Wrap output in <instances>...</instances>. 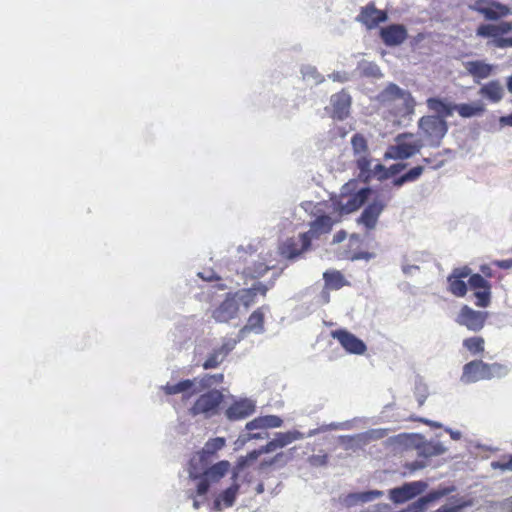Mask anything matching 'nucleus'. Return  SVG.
Wrapping results in <instances>:
<instances>
[{
    "label": "nucleus",
    "mask_w": 512,
    "mask_h": 512,
    "mask_svg": "<svg viewBox=\"0 0 512 512\" xmlns=\"http://www.w3.org/2000/svg\"><path fill=\"white\" fill-rule=\"evenodd\" d=\"M411 137H413L412 134H400L397 137V145L391 147V151L386 153L385 156L387 158H392L396 160H405L420 152V150L424 146L422 140H415L410 143L402 141V139Z\"/></svg>",
    "instance_id": "obj_8"
},
{
    "label": "nucleus",
    "mask_w": 512,
    "mask_h": 512,
    "mask_svg": "<svg viewBox=\"0 0 512 512\" xmlns=\"http://www.w3.org/2000/svg\"><path fill=\"white\" fill-rule=\"evenodd\" d=\"M473 296L476 298L477 307L487 308L491 304V289L474 290Z\"/></svg>",
    "instance_id": "obj_44"
},
{
    "label": "nucleus",
    "mask_w": 512,
    "mask_h": 512,
    "mask_svg": "<svg viewBox=\"0 0 512 512\" xmlns=\"http://www.w3.org/2000/svg\"><path fill=\"white\" fill-rule=\"evenodd\" d=\"M377 100L383 105H390L395 101H401L403 113L411 114L414 111L415 101L408 90L400 88L394 83H389L377 96Z\"/></svg>",
    "instance_id": "obj_4"
},
{
    "label": "nucleus",
    "mask_w": 512,
    "mask_h": 512,
    "mask_svg": "<svg viewBox=\"0 0 512 512\" xmlns=\"http://www.w3.org/2000/svg\"><path fill=\"white\" fill-rule=\"evenodd\" d=\"M420 442L416 444L418 454L425 458L439 456L447 451V448L440 441H424L419 438Z\"/></svg>",
    "instance_id": "obj_26"
},
{
    "label": "nucleus",
    "mask_w": 512,
    "mask_h": 512,
    "mask_svg": "<svg viewBox=\"0 0 512 512\" xmlns=\"http://www.w3.org/2000/svg\"><path fill=\"white\" fill-rule=\"evenodd\" d=\"M385 207L386 203L383 200L380 198L374 199L364 208L357 219V223L364 226L367 231L374 230Z\"/></svg>",
    "instance_id": "obj_11"
},
{
    "label": "nucleus",
    "mask_w": 512,
    "mask_h": 512,
    "mask_svg": "<svg viewBox=\"0 0 512 512\" xmlns=\"http://www.w3.org/2000/svg\"><path fill=\"white\" fill-rule=\"evenodd\" d=\"M510 372V367L506 364L502 363H487V375L488 380H491L493 378H503L507 376Z\"/></svg>",
    "instance_id": "obj_38"
},
{
    "label": "nucleus",
    "mask_w": 512,
    "mask_h": 512,
    "mask_svg": "<svg viewBox=\"0 0 512 512\" xmlns=\"http://www.w3.org/2000/svg\"><path fill=\"white\" fill-rule=\"evenodd\" d=\"M268 306H262L255 310L248 318L247 324L240 330L242 335L253 332L262 334L264 332V314L268 311Z\"/></svg>",
    "instance_id": "obj_25"
},
{
    "label": "nucleus",
    "mask_w": 512,
    "mask_h": 512,
    "mask_svg": "<svg viewBox=\"0 0 512 512\" xmlns=\"http://www.w3.org/2000/svg\"><path fill=\"white\" fill-rule=\"evenodd\" d=\"M484 339L482 337H470L463 341V346L473 355L484 351Z\"/></svg>",
    "instance_id": "obj_42"
},
{
    "label": "nucleus",
    "mask_w": 512,
    "mask_h": 512,
    "mask_svg": "<svg viewBox=\"0 0 512 512\" xmlns=\"http://www.w3.org/2000/svg\"><path fill=\"white\" fill-rule=\"evenodd\" d=\"M407 164L405 163H396L386 168L387 179L399 174L402 170L406 168Z\"/></svg>",
    "instance_id": "obj_57"
},
{
    "label": "nucleus",
    "mask_w": 512,
    "mask_h": 512,
    "mask_svg": "<svg viewBox=\"0 0 512 512\" xmlns=\"http://www.w3.org/2000/svg\"><path fill=\"white\" fill-rule=\"evenodd\" d=\"M465 507V504L450 505L445 504L438 508L437 512H460Z\"/></svg>",
    "instance_id": "obj_62"
},
{
    "label": "nucleus",
    "mask_w": 512,
    "mask_h": 512,
    "mask_svg": "<svg viewBox=\"0 0 512 512\" xmlns=\"http://www.w3.org/2000/svg\"><path fill=\"white\" fill-rule=\"evenodd\" d=\"M351 104L352 98L350 94L342 90L330 97L329 106L325 110L332 119L343 121L350 115Z\"/></svg>",
    "instance_id": "obj_7"
},
{
    "label": "nucleus",
    "mask_w": 512,
    "mask_h": 512,
    "mask_svg": "<svg viewBox=\"0 0 512 512\" xmlns=\"http://www.w3.org/2000/svg\"><path fill=\"white\" fill-rule=\"evenodd\" d=\"M388 16L385 11L378 10L373 3L363 7L356 17V21L362 23L367 29L376 28L380 23L385 22Z\"/></svg>",
    "instance_id": "obj_18"
},
{
    "label": "nucleus",
    "mask_w": 512,
    "mask_h": 512,
    "mask_svg": "<svg viewBox=\"0 0 512 512\" xmlns=\"http://www.w3.org/2000/svg\"><path fill=\"white\" fill-rule=\"evenodd\" d=\"M322 278L327 290H339L342 287L349 285V282L346 280L344 275L338 270H326L322 274Z\"/></svg>",
    "instance_id": "obj_28"
},
{
    "label": "nucleus",
    "mask_w": 512,
    "mask_h": 512,
    "mask_svg": "<svg viewBox=\"0 0 512 512\" xmlns=\"http://www.w3.org/2000/svg\"><path fill=\"white\" fill-rule=\"evenodd\" d=\"M492 466L503 471H512V455H509L508 461L492 463Z\"/></svg>",
    "instance_id": "obj_61"
},
{
    "label": "nucleus",
    "mask_w": 512,
    "mask_h": 512,
    "mask_svg": "<svg viewBox=\"0 0 512 512\" xmlns=\"http://www.w3.org/2000/svg\"><path fill=\"white\" fill-rule=\"evenodd\" d=\"M456 105L457 104L447 103L439 98L427 99V107L436 113V117H441L444 120L453 115L454 111H456Z\"/></svg>",
    "instance_id": "obj_27"
},
{
    "label": "nucleus",
    "mask_w": 512,
    "mask_h": 512,
    "mask_svg": "<svg viewBox=\"0 0 512 512\" xmlns=\"http://www.w3.org/2000/svg\"><path fill=\"white\" fill-rule=\"evenodd\" d=\"M414 395L419 406H422L428 397V386L423 382L421 378L415 381Z\"/></svg>",
    "instance_id": "obj_46"
},
{
    "label": "nucleus",
    "mask_w": 512,
    "mask_h": 512,
    "mask_svg": "<svg viewBox=\"0 0 512 512\" xmlns=\"http://www.w3.org/2000/svg\"><path fill=\"white\" fill-rule=\"evenodd\" d=\"M494 45L498 48L512 47V37L505 38V37L498 36L494 40Z\"/></svg>",
    "instance_id": "obj_59"
},
{
    "label": "nucleus",
    "mask_w": 512,
    "mask_h": 512,
    "mask_svg": "<svg viewBox=\"0 0 512 512\" xmlns=\"http://www.w3.org/2000/svg\"><path fill=\"white\" fill-rule=\"evenodd\" d=\"M497 36H501L512 31V22H501L496 25Z\"/></svg>",
    "instance_id": "obj_60"
},
{
    "label": "nucleus",
    "mask_w": 512,
    "mask_h": 512,
    "mask_svg": "<svg viewBox=\"0 0 512 512\" xmlns=\"http://www.w3.org/2000/svg\"><path fill=\"white\" fill-rule=\"evenodd\" d=\"M331 336L337 339L349 354L363 355L367 350L366 344L360 338L345 329L334 330L331 332Z\"/></svg>",
    "instance_id": "obj_9"
},
{
    "label": "nucleus",
    "mask_w": 512,
    "mask_h": 512,
    "mask_svg": "<svg viewBox=\"0 0 512 512\" xmlns=\"http://www.w3.org/2000/svg\"><path fill=\"white\" fill-rule=\"evenodd\" d=\"M251 462L247 459L246 456L239 457L232 474V479L235 481L239 475V473L244 470Z\"/></svg>",
    "instance_id": "obj_51"
},
{
    "label": "nucleus",
    "mask_w": 512,
    "mask_h": 512,
    "mask_svg": "<svg viewBox=\"0 0 512 512\" xmlns=\"http://www.w3.org/2000/svg\"><path fill=\"white\" fill-rule=\"evenodd\" d=\"M468 9L482 14L485 19L496 21L511 13L508 6L494 0H476L468 4Z\"/></svg>",
    "instance_id": "obj_5"
},
{
    "label": "nucleus",
    "mask_w": 512,
    "mask_h": 512,
    "mask_svg": "<svg viewBox=\"0 0 512 512\" xmlns=\"http://www.w3.org/2000/svg\"><path fill=\"white\" fill-rule=\"evenodd\" d=\"M246 429L248 431H252V430H255V429H258V430H265L264 428V423H263V419H262V416L260 417H257L251 421H249L247 424H246Z\"/></svg>",
    "instance_id": "obj_56"
},
{
    "label": "nucleus",
    "mask_w": 512,
    "mask_h": 512,
    "mask_svg": "<svg viewBox=\"0 0 512 512\" xmlns=\"http://www.w3.org/2000/svg\"><path fill=\"white\" fill-rule=\"evenodd\" d=\"M358 181L350 180L346 184L343 185L341 189V196L344 198L346 195H350L351 193H355L357 190Z\"/></svg>",
    "instance_id": "obj_54"
},
{
    "label": "nucleus",
    "mask_w": 512,
    "mask_h": 512,
    "mask_svg": "<svg viewBox=\"0 0 512 512\" xmlns=\"http://www.w3.org/2000/svg\"><path fill=\"white\" fill-rule=\"evenodd\" d=\"M264 428L265 430L267 428H278L281 427L283 424V420L276 415H266L262 416Z\"/></svg>",
    "instance_id": "obj_50"
},
{
    "label": "nucleus",
    "mask_w": 512,
    "mask_h": 512,
    "mask_svg": "<svg viewBox=\"0 0 512 512\" xmlns=\"http://www.w3.org/2000/svg\"><path fill=\"white\" fill-rule=\"evenodd\" d=\"M348 428H350L349 422L330 423L328 425H322V431H324V430H336V429H348Z\"/></svg>",
    "instance_id": "obj_63"
},
{
    "label": "nucleus",
    "mask_w": 512,
    "mask_h": 512,
    "mask_svg": "<svg viewBox=\"0 0 512 512\" xmlns=\"http://www.w3.org/2000/svg\"><path fill=\"white\" fill-rule=\"evenodd\" d=\"M455 108L462 118L481 116L485 112V105L481 101L457 104Z\"/></svg>",
    "instance_id": "obj_30"
},
{
    "label": "nucleus",
    "mask_w": 512,
    "mask_h": 512,
    "mask_svg": "<svg viewBox=\"0 0 512 512\" xmlns=\"http://www.w3.org/2000/svg\"><path fill=\"white\" fill-rule=\"evenodd\" d=\"M197 384L199 387L200 393L211 390L214 385L220 384L224 380V375L222 373L217 374H205L200 377H196Z\"/></svg>",
    "instance_id": "obj_35"
},
{
    "label": "nucleus",
    "mask_w": 512,
    "mask_h": 512,
    "mask_svg": "<svg viewBox=\"0 0 512 512\" xmlns=\"http://www.w3.org/2000/svg\"><path fill=\"white\" fill-rule=\"evenodd\" d=\"M407 37V29L402 24H390L380 29V38L388 47L401 45Z\"/></svg>",
    "instance_id": "obj_20"
},
{
    "label": "nucleus",
    "mask_w": 512,
    "mask_h": 512,
    "mask_svg": "<svg viewBox=\"0 0 512 512\" xmlns=\"http://www.w3.org/2000/svg\"><path fill=\"white\" fill-rule=\"evenodd\" d=\"M271 286L272 283L267 286L261 282H256L252 285V287L247 289H240L232 295L235 296L238 304L241 303L245 308H248L255 303V297L257 294L265 296Z\"/></svg>",
    "instance_id": "obj_21"
},
{
    "label": "nucleus",
    "mask_w": 512,
    "mask_h": 512,
    "mask_svg": "<svg viewBox=\"0 0 512 512\" xmlns=\"http://www.w3.org/2000/svg\"><path fill=\"white\" fill-rule=\"evenodd\" d=\"M312 293L314 294L313 301L309 306L304 307V305H305V302H304L295 308L294 312H295V316L297 318H303V317L307 316L308 314H310L312 311H315L317 309L318 304L320 302L317 288H314L312 290Z\"/></svg>",
    "instance_id": "obj_39"
},
{
    "label": "nucleus",
    "mask_w": 512,
    "mask_h": 512,
    "mask_svg": "<svg viewBox=\"0 0 512 512\" xmlns=\"http://www.w3.org/2000/svg\"><path fill=\"white\" fill-rule=\"evenodd\" d=\"M239 484H237L235 481L234 483L225 489L219 496V498L215 501V505L218 507L220 505V501L224 503L226 507L233 506L236 496L239 491Z\"/></svg>",
    "instance_id": "obj_37"
},
{
    "label": "nucleus",
    "mask_w": 512,
    "mask_h": 512,
    "mask_svg": "<svg viewBox=\"0 0 512 512\" xmlns=\"http://www.w3.org/2000/svg\"><path fill=\"white\" fill-rule=\"evenodd\" d=\"M476 35L484 38H494V40L498 37L496 25L493 24H482L476 30Z\"/></svg>",
    "instance_id": "obj_47"
},
{
    "label": "nucleus",
    "mask_w": 512,
    "mask_h": 512,
    "mask_svg": "<svg viewBox=\"0 0 512 512\" xmlns=\"http://www.w3.org/2000/svg\"><path fill=\"white\" fill-rule=\"evenodd\" d=\"M423 171L424 168L422 166H416L407 171L404 176L408 182H414L422 175Z\"/></svg>",
    "instance_id": "obj_52"
},
{
    "label": "nucleus",
    "mask_w": 512,
    "mask_h": 512,
    "mask_svg": "<svg viewBox=\"0 0 512 512\" xmlns=\"http://www.w3.org/2000/svg\"><path fill=\"white\" fill-rule=\"evenodd\" d=\"M302 208L314 216L313 220H315L318 216L320 217V208L318 207V204L307 201L302 204Z\"/></svg>",
    "instance_id": "obj_55"
},
{
    "label": "nucleus",
    "mask_w": 512,
    "mask_h": 512,
    "mask_svg": "<svg viewBox=\"0 0 512 512\" xmlns=\"http://www.w3.org/2000/svg\"><path fill=\"white\" fill-rule=\"evenodd\" d=\"M239 305L235 296L228 293L226 298L212 311V318L219 323H227L237 317Z\"/></svg>",
    "instance_id": "obj_16"
},
{
    "label": "nucleus",
    "mask_w": 512,
    "mask_h": 512,
    "mask_svg": "<svg viewBox=\"0 0 512 512\" xmlns=\"http://www.w3.org/2000/svg\"><path fill=\"white\" fill-rule=\"evenodd\" d=\"M236 344L237 341L235 339L225 338L220 346L214 347L207 355L205 361L202 363V367L205 370L217 368L235 348Z\"/></svg>",
    "instance_id": "obj_13"
},
{
    "label": "nucleus",
    "mask_w": 512,
    "mask_h": 512,
    "mask_svg": "<svg viewBox=\"0 0 512 512\" xmlns=\"http://www.w3.org/2000/svg\"><path fill=\"white\" fill-rule=\"evenodd\" d=\"M371 192L372 189L370 187H363L355 193L346 195L340 203L341 214H349L359 209L368 200Z\"/></svg>",
    "instance_id": "obj_19"
},
{
    "label": "nucleus",
    "mask_w": 512,
    "mask_h": 512,
    "mask_svg": "<svg viewBox=\"0 0 512 512\" xmlns=\"http://www.w3.org/2000/svg\"><path fill=\"white\" fill-rule=\"evenodd\" d=\"M463 67L467 75L471 76L475 84L495 75L496 65L485 62L484 60H470L463 62Z\"/></svg>",
    "instance_id": "obj_12"
},
{
    "label": "nucleus",
    "mask_w": 512,
    "mask_h": 512,
    "mask_svg": "<svg viewBox=\"0 0 512 512\" xmlns=\"http://www.w3.org/2000/svg\"><path fill=\"white\" fill-rule=\"evenodd\" d=\"M351 146L354 154L359 156L365 155V153L368 150L367 140L360 133H356L353 135L351 139Z\"/></svg>",
    "instance_id": "obj_43"
},
{
    "label": "nucleus",
    "mask_w": 512,
    "mask_h": 512,
    "mask_svg": "<svg viewBox=\"0 0 512 512\" xmlns=\"http://www.w3.org/2000/svg\"><path fill=\"white\" fill-rule=\"evenodd\" d=\"M255 411V402L251 399H241L229 406L225 412L230 421L245 419Z\"/></svg>",
    "instance_id": "obj_22"
},
{
    "label": "nucleus",
    "mask_w": 512,
    "mask_h": 512,
    "mask_svg": "<svg viewBox=\"0 0 512 512\" xmlns=\"http://www.w3.org/2000/svg\"><path fill=\"white\" fill-rule=\"evenodd\" d=\"M320 235V217L310 222V229L307 232L299 233L286 239L279 247L280 254L289 260H294L309 250L312 239Z\"/></svg>",
    "instance_id": "obj_1"
},
{
    "label": "nucleus",
    "mask_w": 512,
    "mask_h": 512,
    "mask_svg": "<svg viewBox=\"0 0 512 512\" xmlns=\"http://www.w3.org/2000/svg\"><path fill=\"white\" fill-rule=\"evenodd\" d=\"M447 491H431L427 495L418 498L415 502L411 503L408 508V512H423L427 506L444 496Z\"/></svg>",
    "instance_id": "obj_32"
},
{
    "label": "nucleus",
    "mask_w": 512,
    "mask_h": 512,
    "mask_svg": "<svg viewBox=\"0 0 512 512\" xmlns=\"http://www.w3.org/2000/svg\"><path fill=\"white\" fill-rule=\"evenodd\" d=\"M328 77L334 82L345 83L350 80L349 73L346 71H336L328 75Z\"/></svg>",
    "instance_id": "obj_53"
},
{
    "label": "nucleus",
    "mask_w": 512,
    "mask_h": 512,
    "mask_svg": "<svg viewBox=\"0 0 512 512\" xmlns=\"http://www.w3.org/2000/svg\"><path fill=\"white\" fill-rule=\"evenodd\" d=\"M269 269H270L269 265L262 263V262H258V263L255 262L253 264V266H248V267L244 268L242 271V274L245 277L258 278V277L263 276L266 273V271Z\"/></svg>",
    "instance_id": "obj_41"
},
{
    "label": "nucleus",
    "mask_w": 512,
    "mask_h": 512,
    "mask_svg": "<svg viewBox=\"0 0 512 512\" xmlns=\"http://www.w3.org/2000/svg\"><path fill=\"white\" fill-rule=\"evenodd\" d=\"M229 468L230 463L226 460H222L209 467L204 475L213 481H218L228 472Z\"/></svg>",
    "instance_id": "obj_36"
},
{
    "label": "nucleus",
    "mask_w": 512,
    "mask_h": 512,
    "mask_svg": "<svg viewBox=\"0 0 512 512\" xmlns=\"http://www.w3.org/2000/svg\"><path fill=\"white\" fill-rule=\"evenodd\" d=\"M382 492L379 490H369L364 492H356L348 494L344 502L348 507L354 506L358 503L371 502L382 496Z\"/></svg>",
    "instance_id": "obj_29"
},
{
    "label": "nucleus",
    "mask_w": 512,
    "mask_h": 512,
    "mask_svg": "<svg viewBox=\"0 0 512 512\" xmlns=\"http://www.w3.org/2000/svg\"><path fill=\"white\" fill-rule=\"evenodd\" d=\"M373 162V159L368 158L366 155H361L356 159V167L359 170L358 178L364 183H368L371 180Z\"/></svg>",
    "instance_id": "obj_34"
},
{
    "label": "nucleus",
    "mask_w": 512,
    "mask_h": 512,
    "mask_svg": "<svg viewBox=\"0 0 512 512\" xmlns=\"http://www.w3.org/2000/svg\"><path fill=\"white\" fill-rule=\"evenodd\" d=\"M420 135L426 140L427 145L433 148L440 146L442 139L448 132L446 120L436 116H423L418 121Z\"/></svg>",
    "instance_id": "obj_2"
},
{
    "label": "nucleus",
    "mask_w": 512,
    "mask_h": 512,
    "mask_svg": "<svg viewBox=\"0 0 512 512\" xmlns=\"http://www.w3.org/2000/svg\"><path fill=\"white\" fill-rule=\"evenodd\" d=\"M200 396L195 400L188 412L191 416H203L205 419L211 418L218 413V408L223 401L224 395L220 390L211 389L207 392L199 393Z\"/></svg>",
    "instance_id": "obj_3"
},
{
    "label": "nucleus",
    "mask_w": 512,
    "mask_h": 512,
    "mask_svg": "<svg viewBox=\"0 0 512 512\" xmlns=\"http://www.w3.org/2000/svg\"><path fill=\"white\" fill-rule=\"evenodd\" d=\"M305 434L298 430H291L287 432H278L275 437L264 445V451L274 452L277 449L283 448L296 440L303 439Z\"/></svg>",
    "instance_id": "obj_23"
},
{
    "label": "nucleus",
    "mask_w": 512,
    "mask_h": 512,
    "mask_svg": "<svg viewBox=\"0 0 512 512\" xmlns=\"http://www.w3.org/2000/svg\"><path fill=\"white\" fill-rule=\"evenodd\" d=\"M208 477H203V478H200L198 484H197V494L198 495H205L206 492L208 491L209 489V481H208Z\"/></svg>",
    "instance_id": "obj_58"
},
{
    "label": "nucleus",
    "mask_w": 512,
    "mask_h": 512,
    "mask_svg": "<svg viewBox=\"0 0 512 512\" xmlns=\"http://www.w3.org/2000/svg\"><path fill=\"white\" fill-rule=\"evenodd\" d=\"M301 73L303 76V79L306 82L312 81V84L317 85L318 84V71L317 68L310 65H305L301 69Z\"/></svg>",
    "instance_id": "obj_48"
},
{
    "label": "nucleus",
    "mask_w": 512,
    "mask_h": 512,
    "mask_svg": "<svg viewBox=\"0 0 512 512\" xmlns=\"http://www.w3.org/2000/svg\"><path fill=\"white\" fill-rule=\"evenodd\" d=\"M373 178H376L379 181H383V180L387 179L386 167L383 164L378 163V162L373 164V168H372V172H371V179H373Z\"/></svg>",
    "instance_id": "obj_49"
},
{
    "label": "nucleus",
    "mask_w": 512,
    "mask_h": 512,
    "mask_svg": "<svg viewBox=\"0 0 512 512\" xmlns=\"http://www.w3.org/2000/svg\"><path fill=\"white\" fill-rule=\"evenodd\" d=\"M478 95L488 100L490 103L497 104L505 96V90L499 80L494 79L482 84L478 90Z\"/></svg>",
    "instance_id": "obj_24"
},
{
    "label": "nucleus",
    "mask_w": 512,
    "mask_h": 512,
    "mask_svg": "<svg viewBox=\"0 0 512 512\" xmlns=\"http://www.w3.org/2000/svg\"><path fill=\"white\" fill-rule=\"evenodd\" d=\"M389 430L385 428L370 429L364 433L358 434L357 438L367 444L373 440H379L388 435Z\"/></svg>",
    "instance_id": "obj_40"
},
{
    "label": "nucleus",
    "mask_w": 512,
    "mask_h": 512,
    "mask_svg": "<svg viewBox=\"0 0 512 512\" xmlns=\"http://www.w3.org/2000/svg\"><path fill=\"white\" fill-rule=\"evenodd\" d=\"M356 70L359 72L360 76L365 78L381 79L383 77L380 67L372 61L364 59L359 61Z\"/></svg>",
    "instance_id": "obj_33"
},
{
    "label": "nucleus",
    "mask_w": 512,
    "mask_h": 512,
    "mask_svg": "<svg viewBox=\"0 0 512 512\" xmlns=\"http://www.w3.org/2000/svg\"><path fill=\"white\" fill-rule=\"evenodd\" d=\"M426 488L427 484L423 481L408 482L391 489L390 499L397 504L404 503L424 492Z\"/></svg>",
    "instance_id": "obj_14"
},
{
    "label": "nucleus",
    "mask_w": 512,
    "mask_h": 512,
    "mask_svg": "<svg viewBox=\"0 0 512 512\" xmlns=\"http://www.w3.org/2000/svg\"><path fill=\"white\" fill-rule=\"evenodd\" d=\"M266 453H270V452L264 451V446H262L260 449L253 450L250 453H248L246 455V457L252 463V462L256 461L261 454H266Z\"/></svg>",
    "instance_id": "obj_64"
},
{
    "label": "nucleus",
    "mask_w": 512,
    "mask_h": 512,
    "mask_svg": "<svg viewBox=\"0 0 512 512\" xmlns=\"http://www.w3.org/2000/svg\"><path fill=\"white\" fill-rule=\"evenodd\" d=\"M226 444L223 437L209 439L202 450L199 452V460L207 462L217 451L221 450Z\"/></svg>",
    "instance_id": "obj_31"
},
{
    "label": "nucleus",
    "mask_w": 512,
    "mask_h": 512,
    "mask_svg": "<svg viewBox=\"0 0 512 512\" xmlns=\"http://www.w3.org/2000/svg\"><path fill=\"white\" fill-rule=\"evenodd\" d=\"M468 277V285L472 290L491 289L490 282L486 280L482 275L478 273H471Z\"/></svg>",
    "instance_id": "obj_45"
},
{
    "label": "nucleus",
    "mask_w": 512,
    "mask_h": 512,
    "mask_svg": "<svg viewBox=\"0 0 512 512\" xmlns=\"http://www.w3.org/2000/svg\"><path fill=\"white\" fill-rule=\"evenodd\" d=\"M489 313L487 311L474 310L468 305H463L455 319L460 326L466 327L473 332L480 331L487 320Z\"/></svg>",
    "instance_id": "obj_6"
},
{
    "label": "nucleus",
    "mask_w": 512,
    "mask_h": 512,
    "mask_svg": "<svg viewBox=\"0 0 512 512\" xmlns=\"http://www.w3.org/2000/svg\"><path fill=\"white\" fill-rule=\"evenodd\" d=\"M161 390L166 395L181 394L183 400H188L200 393L196 377L193 379H183L177 383H167L161 386Z\"/></svg>",
    "instance_id": "obj_15"
},
{
    "label": "nucleus",
    "mask_w": 512,
    "mask_h": 512,
    "mask_svg": "<svg viewBox=\"0 0 512 512\" xmlns=\"http://www.w3.org/2000/svg\"><path fill=\"white\" fill-rule=\"evenodd\" d=\"M488 380L487 363L482 360H473L463 366L460 381L464 384Z\"/></svg>",
    "instance_id": "obj_17"
},
{
    "label": "nucleus",
    "mask_w": 512,
    "mask_h": 512,
    "mask_svg": "<svg viewBox=\"0 0 512 512\" xmlns=\"http://www.w3.org/2000/svg\"><path fill=\"white\" fill-rule=\"evenodd\" d=\"M471 272L472 270L468 266L454 268L447 277V290L456 297H464L468 291L464 279L470 276Z\"/></svg>",
    "instance_id": "obj_10"
}]
</instances>
